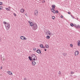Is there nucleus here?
<instances>
[{
    "mask_svg": "<svg viewBox=\"0 0 80 80\" xmlns=\"http://www.w3.org/2000/svg\"><path fill=\"white\" fill-rule=\"evenodd\" d=\"M29 23V26L30 27H32V28L34 30H36L38 28V26L37 23L31 22L30 21H28Z\"/></svg>",
    "mask_w": 80,
    "mask_h": 80,
    "instance_id": "f257e3e1",
    "label": "nucleus"
},
{
    "mask_svg": "<svg viewBox=\"0 0 80 80\" xmlns=\"http://www.w3.org/2000/svg\"><path fill=\"white\" fill-rule=\"evenodd\" d=\"M3 23L4 24H6L5 25V27L6 29L7 30H9V29H10V23H7L5 21L3 22Z\"/></svg>",
    "mask_w": 80,
    "mask_h": 80,
    "instance_id": "f03ea898",
    "label": "nucleus"
},
{
    "mask_svg": "<svg viewBox=\"0 0 80 80\" xmlns=\"http://www.w3.org/2000/svg\"><path fill=\"white\" fill-rule=\"evenodd\" d=\"M32 60L35 61L37 60V58L35 55H34L32 57Z\"/></svg>",
    "mask_w": 80,
    "mask_h": 80,
    "instance_id": "7ed1b4c3",
    "label": "nucleus"
},
{
    "mask_svg": "<svg viewBox=\"0 0 80 80\" xmlns=\"http://www.w3.org/2000/svg\"><path fill=\"white\" fill-rule=\"evenodd\" d=\"M46 35L48 36H52V32H50L49 31H47L46 32Z\"/></svg>",
    "mask_w": 80,
    "mask_h": 80,
    "instance_id": "20e7f679",
    "label": "nucleus"
},
{
    "mask_svg": "<svg viewBox=\"0 0 80 80\" xmlns=\"http://www.w3.org/2000/svg\"><path fill=\"white\" fill-rule=\"evenodd\" d=\"M20 38L21 40H27V38H26L25 37H24L23 36H21Z\"/></svg>",
    "mask_w": 80,
    "mask_h": 80,
    "instance_id": "39448f33",
    "label": "nucleus"
},
{
    "mask_svg": "<svg viewBox=\"0 0 80 80\" xmlns=\"http://www.w3.org/2000/svg\"><path fill=\"white\" fill-rule=\"evenodd\" d=\"M79 54V51H76L74 52V55L75 56H77Z\"/></svg>",
    "mask_w": 80,
    "mask_h": 80,
    "instance_id": "423d86ee",
    "label": "nucleus"
},
{
    "mask_svg": "<svg viewBox=\"0 0 80 80\" xmlns=\"http://www.w3.org/2000/svg\"><path fill=\"white\" fill-rule=\"evenodd\" d=\"M38 10H35L34 11V15L35 16H37L38 15Z\"/></svg>",
    "mask_w": 80,
    "mask_h": 80,
    "instance_id": "0eeeda50",
    "label": "nucleus"
},
{
    "mask_svg": "<svg viewBox=\"0 0 80 80\" xmlns=\"http://www.w3.org/2000/svg\"><path fill=\"white\" fill-rule=\"evenodd\" d=\"M7 73L9 75H13V73L11 71H8L7 72Z\"/></svg>",
    "mask_w": 80,
    "mask_h": 80,
    "instance_id": "6e6552de",
    "label": "nucleus"
},
{
    "mask_svg": "<svg viewBox=\"0 0 80 80\" xmlns=\"http://www.w3.org/2000/svg\"><path fill=\"white\" fill-rule=\"evenodd\" d=\"M52 8L51 9V10H54V9H55V5H52Z\"/></svg>",
    "mask_w": 80,
    "mask_h": 80,
    "instance_id": "1a4fd4ad",
    "label": "nucleus"
},
{
    "mask_svg": "<svg viewBox=\"0 0 80 80\" xmlns=\"http://www.w3.org/2000/svg\"><path fill=\"white\" fill-rule=\"evenodd\" d=\"M5 9L6 10H7L8 11H10V10H11V8H10V7H9L8 8H6Z\"/></svg>",
    "mask_w": 80,
    "mask_h": 80,
    "instance_id": "9d476101",
    "label": "nucleus"
},
{
    "mask_svg": "<svg viewBox=\"0 0 80 80\" xmlns=\"http://www.w3.org/2000/svg\"><path fill=\"white\" fill-rule=\"evenodd\" d=\"M78 46L80 47V41L78 40L77 42Z\"/></svg>",
    "mask_w": 80,
    "mask_h": 80,
    "instance_id": "9b49d317",
    "label": "nucleus"
},
{
    "mask_svg": "<svg viewBox=\"0 0 80 80\" xmlns=\"http://www.w3.org/2000/svg\"><path fill=\"white\" fill-rule=\"evenodd\" d=\"M36 52L38 53H41V51L40 49H38L37 51Z\"/></svg>",
    "mask_w": 80,
    "mask_h": 80,
    "instance_id": "f8f14e48",
    "label": "nucleus"
},
{
    "mask_svg": "<svg viewBox=\"0 0 80 80\" xmlns=\"http://www.w3.org/2000/svg\"><path fill=\"white\" fill-rule=\"evenodd\" d=\"M36 64V62L35 61H33L32 62V65L34 66L35 65V64Z\"/></svg>",
    "mask_w": 80,
    "mask_h": 80,
    "instance_id": "ddd939ff",
    "label": "nucleus"
},
{
    "mask_svg": "<svg viewBox=\"0 0 80 80\" xmlns=\"http://www.w3.org/2000/svg\"><path fill=\"white\" fill-rule=\"evenodd\" d=\"M24 9H21L20 10V12H21V13H24Z\"/></svg>",
    "mask_w": 80,
    "mask_h": 80,
    "instance_id": "4468645a",
    "label": "nucleus"
},
{
    "mask_svg": "<svg viewBox=\"0 0 80 80\" xmlns=\"http://www.w3.org/2000/svg\"><path fill=\"white\" fill-rule=\"evenodd\" d=\"M45 48H49V46L48 44H47L45 45Z\"/></svg>",
    "mask_w": 80,
    "mask_h": 80,
    "instance_id": "2eb2a0df",
    "label": "nucleus"
},
{
    "mask_svg": "<svg viewBox=\"0 0 80 80\" xmlns=\"http://www.w3.org/2000/svg\"><path fill=\"white\" fill-rule=\"evenodd\" d=\"M75 27L77 28H80V26L79 25H77L76 26H75Z\"/></svg>",
    "mask_w": 80,
    "mask_h": 80,
    "instance_id": "dca6fc26",
    "label": "nucleus"
},
{
    "mask_svg": "<svg viewBox=\"0 0 80 80\" xmlns=\"http://www.w3.org/2000/svg\"><path fill=\"white\" fill-rule=\"evenodd\" d=\"M51 12H53V13H56V11H55V10H51Z\"/></svg>",
    "mask_w": 80,
    "mask_h": 80,
    "instance_id": "f3484780",
    "label": "nucleus"
},
{
    "mask_svg": "<svg viewBox=\"0 0 80 80\" xmlns=\"http://www.w3.org/2000/svg\"><path fill=\"white\" fill-rule=\"evenodd\" d=\"M50 38V36H47L46 37L47 39H49Z\"/></svg>",
    "mask_w": 80,
    "mask_h": 80,
    "instance_id": "a211bd4d",
    "label": "nucleus"
},
{
    "mask_svg": "<svg viewBox=\"0 0 80 80\" xmlns=\"http://www.w3.org/2000/svg\"><path fill=\"white\" fill-rule=\"evenodd\" d=\"M28 58L30 60H32V58L30 57V56H29L28 57Z\"/></svg>",
    "mask_w": 80,
    "mask_h": 80,
    "instance_id": "6ab92c4d",
    "label": "nucleus"
},
{
    "mask_svg": "<svg viewBox=\"0 0 80 80\" xmlns=\"http://www.w3.org/2000/svg\"><path fill=\"white\" fill-rule=\"evenodd\" d=\"M43 45H42V44H40V47L41 48H43Z\"/></svg>",
    "mask_w": 80,
    "mask_h": 80,
    "instance_id": "aec40b11",
    "label": "nucleus"
},
{
    "mask_svg": "<svg viewBox=\"0 0 80 80\" xmlns=\"http://www.w3.org/2000/svg\"><path fill=\"white\" fill-rule=\"evenodd\" d=\"M63 55L64 57H65L66 56H67V54L65 53H63Z\"/></svg>",
    "mask_w": 80,
    "mask_h": 80,
    "instance_id": "412c9836",
    "label": "nucleus"
},
{
    "mask_svg": "<svg viewBox=\"0 0 80 80\" xmlns=\"http://www.w3.org/2000/svg\"><path fill=\"white\" fill-rule=\"evenodd\" d=\"M70 25L71 26V27H73V23H71Z\"/></svg>",
    "mask_w": 80,
    "mask_h": 80,
    "instance_id": "4be33fe9",
    "label": "nucleus"
},
{
    "mask_svg": "<svg viewBox=\"0 0 80 80\" xmlns=\"http://www.w3.org/2000/svg\"><path fill=\"white\" fill-rule=\"evenodd\" d=\"M58 74L59 75H61V74H62V73H61V72H60V71H59L58 72Z\"/></svg>",
    "mask_w": 80,
    "mask_h": 80,
    "instance_id": "5701e85b",
    "label": "nucleus"
},
{
    "mask_svg": "<svg viewBox=\"0 0 80 80\" xmlns=\"http://www.w3.org/2000/svg\"><path fill=\"white\" fill-rule=\"evenodd\" d=\"M36 50H37V49H36L35 48H34L33 49V51H36Z\"/></svg>",
    "mask_w": 80,
    "mask_h": 80,
    "instance_id": "b1692460",
    "label": "nucleus"
},
{
    "mask_svg": "<svg viewBox=\"0 0 80 80\" xmlns=\"http://www.w3.org/2000/svg\"><path fill=\"white\" fill-rule=\"evenodd\" d=\"M71 74H73V73H74V72L71 71Z\"/></svg>",
    "mask_w": 80,
    "mask_h": 80,
    "instance_id": "393cba45",
    "label": "nucleus"
},
{
    "mask_svg": "<svg viewBox=\"0 0 80 80\" xmlns=\"http://www.w3.org/2000/svg\"><path fill=\"white\" fill-rule=\"evenodd\" d=\"M52 19H53V20H54V19H55V17L54 16H52Z\"/></svg>",
    "mask_w": 80,
    "mask_h": 80,
    "instance_id": "a878e982",
    "label": "nucleus"
},
{
    "mask_svg": "<svg viewBox=\"0 0 80 80\" xmlns=\"http://www.w3.org/2000/svg\"><path fill=\"white\" fill-rule=\"evenodd\" d=\"M70 46L71 47H73V45L72 44H70Z\"/></svg>",
    "mask_w": 80,
    "mask_h": 80,
    "instance_id": "bb28decb",
    "label": "nucleus"
},
{
    "mask_svg": "<svg viewBox=\"0 0 80 80\" xmlns=\"http://www.w3.org/2000/svg\"><path fill=\"white\" fill-rule=\"evenodd\" d=\"M56 13H58V10H57L56 11Z\"/></svg>",
    "mask_w": 80,
    "mask_h": 80,
    "instance_id": "cd10ccee",
    "label": "nucleus"
},
{
    "mask_svg": "<svg viewBox=\"0 0 80 80\" xmlns=\"http://www.w3.org/2000/svg\"><path fill=\"white\" fill-rule=\"evenodd\" d=\"M3 3H2V2H0V5H2Z\"/></svg>",
    "mask_w": 80,
    "mask_h": 80,
    "instance_id": "c85d7f7f",
    "label": "nucleus"
},
{
    "mask_svg": "<svg viewBox=\"0 0 80 80\" xmlns=\"http://www.w3.org/2000/svg\"><path fill=\"white\" fill-rule=\"evenodd\" d=\"M14 15L15 17H16L17 16V15H16V14L14 13Z\"/></svg>",
    "mask_w": 80,
    "mask_h": 80,
    "instance_id": "c756f323",
    "label": "nucleus"
},
{
    "mask_svg": "<svg viewBox=\"0 0 80 80\" xmlns=\"http://www.w3.org/2000/svg\"><path fill=\"white\" fill-rule=\"evenodd\" d=\"M72 18H74V17H73V16H72V15H71Z\"/></svg>",
    "mask_w": 80,
    "mask_h": 80,
    "instance_id": "7c9ffc66",
    "label": "nucleus"
},
{
    "mask_svg": "<svg viewBox=\"0 0 80 80\" xmlns=\"http://www.w3.org/2000/svg\"><path fill=\"white\" fill-rule=\"evenodd\" d=\"M3 68V67L2 66H1L0 68V69L1 70H2V68Z\"/></svg>",
    "mask_w": 80,
    "mask_h": 80,
    "instance_id": "2f4dec72",
    "label": "nucleus"
},
{
    "mask_svg": "<svg viewBox=\"0 0 80 80\" xmlns=\"http://www.w3.org/2000/svg\"><path fill=\"white\" fill-rule=\"evenodd\" d=\"M2 10V6H0V10Z\"/></svg>",
    "mask_w": 80,
    "mask_h": 80,
    "instance_id": "473e14b6",
    "label": "nucleus"
},
{
    "mask_svg": "<svg viewBox=\"0 0 80 80\" xmlns=\"http://www.w3.org/2000/svg\"><path fill=\"white\" fill-rule=\"evenodd\" d=\"M68 14H70L71 13H70V12H68Z\"/></svg>",
    "mask_w": 80,
    "mask_h": 80,
    "instance_id": "72a5a7b5",
    "label": "nucleus"
},
{
    "mask_svg": "<svg viewBox=\"0 0 80 80\" xmlns=\"http://www.w3.org/2000/svg\"><path fill=\"white\" fill-rule=\"evenodd\" d=\"M24 80H27V79L26 78H24Z\"/></svg>",
    "mask_w": 80,
    "mask_h": 80,
    "instance_id": "f704fd0d",
    "label": "nucleus"
},
{
    "mask_svg": "<svg viewBox=\"0 0 80 80\" xmlns=\"http://www.w3.org/2000/svg\"><path fill=\"white\" fill-rule=\"evenodd\" d=\"M42 48H45V47H43V46H42Z\"/></svg>",
    "mask_w": 80,
    "mask_h": 80,
    "instance_id": "c9c22d12",
    "label": "nucleus"
},
{
    "mask_svg": "<svg viewBox=\"0 0 80 80\" xmlns=\"http://www.w3.org/2000/svg\"><path fill=\"white\" fill-rule=\"evenodd\" d=\"M61 18H63V16H61Z\"/></svg>",
    "mask_w": 80,
    "mask_h": 80,
    "instance_id": "e433bc0d",
    "label": "nucleus"
},
{
    "mask_svg": "<svg viewBox=\"0 0 80 80\" xmlns=\"http://www.w3.org/2000/svg\"><path fill=\"white\" fill-rule=\"evenodd\" d=\"M45 51H47V50L46 49H44Z\"/></svg>",
    "mask_w": 80,
    "mask_h": 80,
    "instance_id": "4c0bfd02",
    "label": "nucleus"
},
{
    "mask_svg": "<svg viewBox=\"0 0 80 80\" xmlns=\"http://www.w3.org/2000/svg\"><path fill=\"white\" fill-rule=\"evenodd\" d=\"M75 27H77V26L76 25H75V26H74Z\"/></svg>",
    "mask_w": 80,
    "mask_h": 80,
    "instance_id": "58836bf2",
    "label": "nucleus"
},
{
    "mask_svg": "<svg viewBox=\"0 0 80 80\" xmlns=\"http://www.w3.org/2000/svg\"><path fill=\"white\" fill-rule=\"evenodd\" d=\"M44 2H45V1H44Z\"/></svg>",
    "mask_w": 80,
    "mask_h": 80,
    "instance_id": "ea45409f",
    "label": "nucleus"
}]
</instances>
